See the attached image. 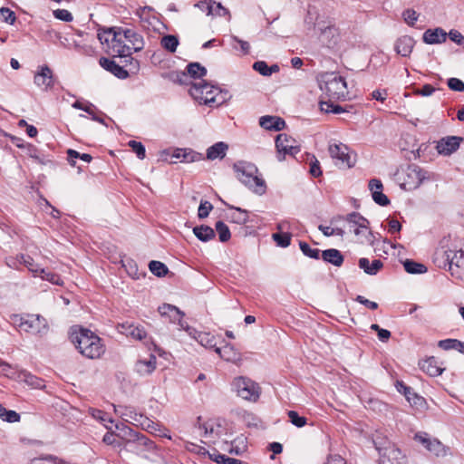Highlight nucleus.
Instances as JSON below:
<instances>
[{
	"label": "nucleus",
	"mask_w": 464,
	"mask_h": 464,
	"mask_svg": "<svg viewBox=\"0 0 464 464\" xmlns=\"http://www.w3.org/2000/svg\"><path fill=\"white\" fill-rule=\"evenodd\" d=\"M70 339L77 351L88 359H99L105 353L102 340L87 328L73 327Z\"/></svg>",
	"instance_id": "nucleus-1"
},
{
	"label": "nucleus",
	"mask_w": 464,
	"mask_h": 464,
	"mask_svg": "<svg viewBox=\"0 0 464 464\" xmlns=\"http://www.w3.org/2000/svg\"><path fill=\"white\" fill-rule=\"evenodd\" d=\"M123 32L122 27L98 30L97 37L109 54L119 57L130 56V49L123 37Z\"/></svg>",
	"instance_id": "nucleus-2"
},
{
	"label": "nucleus",
	"mask_w": 464,
	"mask_h": 464,
	"mask_svg": "<svg viewBox=\"0 0 464 464\" xmlns=\"http://www.w3.org/2000/svg\"><path fill=\"white\" fill-rule=\"evenodd\" d=\"M233 169L241 183L259 195L265 193V180L258 176V169L255 164L241 160L236 162Z\"/></svg>",
	"instance_id": "nucleus-3"
},
{
	"label": "nucleus",
	"mask_w": 464,
	"mask_h": 464,
	"mask_svg": "<svg viewBox=\"0 0 464 464\" xmlns=\"http://www.w3.org/2000/svg\"><path fill=\"white\" fill-rule=\"evenodd\" d=\"M319 87L330 99L345 100L349 96L345 79L336 72H323L318 78Z\"/></svg>",
	"instance_id": "nucleus-4"
},
{
	"label": "nucleus",
	"mask_w": 464,
	"mask_h": 464,
	"mask_svg": "<svg viewBox=\"0 0 464 464\" xmlns=\"http://www.w3.org/2000/svg\"><path fill=\"white\" fill-rule=\"evenodd\" d=\"M190 95L199 102L210 106H218L226 101L227 92H222L218 87L202 81L194 83L189 89Z\"/></svg>",
	"instance_id": "nucleus-5"
},
{
	"label": "nucleus",
	"mask_w": 464,
	"mask_h": 464,
	"mask_svg": "<svg viewBox=\"0 0 464 464\" xmlns=\"http://www.w3.org/2000/svg\"><path fill=\"white\" fill-rule=\"evenodd\" d=\"M376 450L379 452L381 464H408L406 455L393 443L387 440H373Z\"/></svg>",
	"instance_id": "nucleus-6"
},
{
	"label": "nucleus",
	"mask_w": 464,
	"mask_h": 464,
	"mask_svg": "<svg viewBox=\"0 0 464 464\" xmlns=\"http://www.w3.org/2000/svg\"><path fill=\"white\" fill-rule=\"evenodd\" d=\"M442 254L445 256V265L449 266L450 275L460 281H464V251L461 249H447L443 250Z\"/></svg>",
	"instance_id": "nucleus-7"
},
{
	"label": "nucleus",
	"mask_w": 464,
	"mask_h": 464,
	"mask_svg": "<svg viewBox=\"0 0 464 464\" xmlns=\"http://www.w3.org/2000/svg\"><path fill=\"white\" fill-rule=\"evenodd\" d=\"M233 388L237 396L250 401H256L261 393L259 385L253 379H236Z\"/></svg>",
	"instance_id": "nucleus-8"
},
{
	"label": "nucleus",
	"mask_w": 464,
	"mask_h": 464,
	"mask_svg": "<svg viewBox=\"0 0 464 464\" xmlns=\"http://www.w3.org/2000/svg\"><path fill=\"white\" fill-rule=\"evenodd\" d=\"M434 179V174L424 170L418 165L412 164L408 166L403 186L408 189L419 188L423 181Z\"/></svg>",
	"instance_id": "nucleus-9"
},
{
	"label": "nucleus",
	"mask_w": 464,
	"mask_h": 464,
	"mask_svg": "<svg viewBox=\"0 0 464 464\" xmlns=\"http://www.w3.org/2000/svg\"><path fill=\"white\" fill-rule=\"evenodd\" d=\"M276 147L277 150V160L282 161L285 155L295 156L300 151V146L296 140L287 134H278L276 139Z\"/></svg>",
	"instance_id": "nucleus-10"
},
{
	"label": "nucleus",
	"mask_w": 464,
	"mask_h": 464,
	"mask_svg": "<svg viewBox=\"0 0 464 464\" xmlns=\"http://www.w3.org/2000/svg\"><path fill=\"white\" fill-rule=\"evenodd\" d=\"M330 156L336 160L335 164L339 167L351 168L354 162L352 160V155L349 148L343 143H331L328 147Z\"/></svg>",
	"instance_id": "nucleus-11"
},
{
	"label": "nucleus",
	"mask_w": 464,
	"mask_h": 464,
	"mask_svg": "<svg viewBox=\"0 0 464 464\" xmlns=\"http://www.w3.org/2000/svg\"><path fill=\"white\" fill-rule=\"evenodd\" d=\"M414 440L423 445L426 450L437 457H444L447 455L448 448H446L438 439H431L426 432H417Z\"/></svg>",
	"instance_id": "nucleus-12"
},
{
	"label": "nucleus",
	"mask_w": 464,
	"mask_h": 464,
	"mask_svg": "<svg viewBox=\"0 0 464 464\" xmlns=\"http://www.w3.org/2000/svg\"><path fill=\"white\" fill-rule=\"evenodd\" d=\"M34 81L43 90L53 88L54 85L53 71L47 65L41 66L39 72L35 73Z\"/></svg>",
	"instance_id": "nucleus-13"
},
{
	"label": "nucleus",
	"mask_w": 464,
	"mask_h": 464,
	"mask_svg": "<svg viewBox=\"0 0 464 464\" xmlns=\"http://www.w3.org/2000/svg\"><path fill=\"white\" fill-rule=\"evenodd\" d=\"M420 370L430 377H438L442 374L445 368L434 356L428 357L419 362Z\"/></svg>",
	"instance_id": "nucleus-14"
},
{
	"label": "nucleus",
	"mask_w": 464,
	"mask_h": 464,
	"mask_svg": "<svg viewBox=\"0 0 464 464\" xmlns=\"http://www.w3.org/2000/svg\"><path fill=\"white\" fill-rule=\"evenodd\" d=\"M20 326L34 334H44L48 330L46 320L40 315L31 316L29 319L21 322Z\"/></svg>",
	"instance_id": "nucleus-15"
},
{
	"label": "nucleus",
	"mask_w": 464,
	"mask_h": 464,
	"mask_svg": "<svg viewBox=\"0 0 464 464\" xmlns=\"http://www.w3.org/2000/svg\"><path fill=\"white\" fill-rule=\"evenodd\" d=\"M461 140L457 136L443 138L438 141L436 149L441 155H450L459 149Z\"/></svg>",
	"instance_id": "nucleus-16"
},
{
	"label": "nucleus",
	"mask_w": 464,
	"mask_h": 464,
	"mask_svg": "<svg viewBox=\"0 0 464 464\" xmlns=\"http://www.w3.org/2000/svg\"><path fill=\"white\" fill-rule=\"evenodd\" d=\"M320 39L328 47H334L340 40L339 29L334 24L321 28Z\"/></svg>",
	"instance_id": "nucleus-17"
},
{
	"label": "nucleus",
	"mask_w": 464,
	"mask_h": 464,
	"mask_svg": "<svg viewBox=\"0 0 464 464\" xmlns=\"http://www.w3.org/2000/svg\"><path fill=\"white\" fill-rule=\"evenodd\" d=\"M395 387L400 392H403L407 401L415 407H422L425 403V400L423 397L418 395L414 392L411 391V388L405 385L403 382L397 380L395 382Z\"/></svg>",
	"instance_id": "nucleus-18"
},
{
	"label": "nucleus",
	"mask_w": 464,
	"mask_h": 464,
	"mask_svg": "<svg viewBox=\"0 0 464 464\" xmlns=\"http://www.w3.org/2000/svg\"><path fill=\"white\" fill-rule=\"evenodd\" d=\"M123 37L130 41L128 47L130 49V55L133 52H139L144 48L142 36L131 28H124Z\"/></svg>",
	"instance_id": "nucleus-19"
},
{
	"label": "nucleus",
	"mask_w": 464,
	"mask_h": 464,
	"mask_svg": "<svg viewBox=\"0 0 464 464\" xmlns=\"http://www.w3.org/2000/svg\"><path fill=\"white\" fill-rule=\"evenodd\" d=\"M118 331L127 336H131L136 340H144L147 337V333L143 327L135 326L131 323L125 322L118 325Z\"/></svg>",
	"instance_id": "nucleus-20"
},
{
	"label": "nucleus",
	"mask_w": 464,
	"mask_h": 464,
	"mask_svg": "<svg viewBox=\"0 0 464 464\" xmlns=\"http://www.w3.org/2000/svg\"><path fill=\"white\" fill-rule=\"evenodd\" d=\"M448 34L440 27L428 29L422 35V40L427 44H438L446 41Z\"/></svg>",
	"instance_id": "nucleus-21"
},
{
	"label": "nucleus",
	"mask_w": 464,
	"mask_h": 464,
	"mask_svg": "<svg viewBox=\"0 0 464 464\" xmlns=\"http://www.w3.org/2000/svg\"><path fill=\"white\" fill-rule=\"evenodd\" d=\"M259 125L267 130L279 131L285 128V122L281 117L266 115L259 118Z\"/></svg>",
	"instance_id": "nucleus-22"
},
{
	"label": "nucleus",
	"mask_w": 464,
	"mask_h": 464,
	"mask_svg": "<svg viewBox=\"0 0 464 464\" xmlns=\"http://www.w3.org/2000/svg\"><path fill=\"white\" fill-rule=\"evenodd\" d=\"M116 430H119L117 437L121 440H125L126 441H135V440H143L142 444H146V438L136 431H134L130 427L126 426L123 423L116 424Z\"/></svg>",
	"instance_id": "nucleus-23"
},
{
	"label": "nucleus",
	"mask_w": 464,
	"mask_h": 464,
	"mask_svg": "<svg viewBox=\"0 0 464 464\" xmlns=\"http://www.w3.org/2000/svg\"><path fill=\"white\" fill-rule=\"evenodd\" d=\"M99 63L102 68L120 79H126L129 76L128 72L122 66L109 58L102 57Z\"/></svg>",
	"instance_id": "nucleus-24"
},
{
	"label": "nucleus",
	"mask_w": 464,
	"mask_h": 464,
	"mask_svg": "<svg viewBox=\"0 0 464 464\" xmlns=\"http://www.w3.org/2000/svg\"><path fill=\"white\" fill-rule=\"evenodd\" d=\"M415 41L409 35H403L399 38L394 45L396 53L403 57H408L412 52Z\"/></svg>",
	"instance_id": "nucleus-25"
},
{
	"label": "nucleus",
	"mask_w": 464,
	"mask_h": 464,
	"mask_svg": "<svg viewBox=\"0 0 464 464\" xmlns=\"http://www.w3.org/2000/svg\"><path fill=\"white\" fill-rule=\"evenodd\" d=\"M136 423L137 425L140 426L143 430L152 434H156L157 432H159V436L167 437L168 439H170V436L163 432L159 423L154 422L153 420L144 416L143 414L138 417V421Z\"/></svg>",
	"instance_id": "nucleus-26"
},
{
	"label": "nucleus",
	"mask_w": 464,
	"mask_h": 464,
	"mask_svg": "<svg viewBox=\"0 0 464 464\" xmlns=\"http://www.w3.org/2000/svg\"><path fill=\"white\" fill-rule=\"evenodd\" d=\"M158 310L161 316L168 317L171 323L180 321L185 315L178 307L169 304H162Z\"/></svg>",
	"instance_id": "nucleus-27"
},
{
	"label": "nucleus",
	"mask_w": 464,
	"mask_h": 464,
	"mask_svg": "<svg viewBox=\"0 0 464 464\" xmlns=\"http://www.w3.org/2000/svg\"><path fill=\"white\" fill-rule=\"evenodd\" d=\"M358 265L361 269L371 276L376 275L383 266V263L380 259L370 262L366 257L360 258Z\"/></svg>",
	"instance_id": "nucleus-28"
},
{
	"label": "nucleus",
	"mask_w": 464,
	"mask_h": 464,
	"mask_svg": "<svg viewBox=\"0 0 464 464\" xmlns=\"http://www.w3.org/2000/svg\"><path fill=\"white\" fill-rule=\"evenodd\" d=\"M346 220L349 222V224L352 225V227H361L362 230H363L368 235H371V231L369 230V221L362 217L361 214L357 212H353L347 215Z\"/></svg>",
	"instance_id": "nucleus-29"
},
{
	"label": "nucleus",
	"mask_w": 464,
	"mask_h": 464,
	"mask_svg": "<svg viewBox=\"0 0 464 464\" xmlns=\"http://www.w3.org/2000/svg\"><path fill=\"white\" fill-rule=\"evenodd\" d=\"M228 149V146L222 141L217 142L214 145L210 146L207 150V159L210 160H214L217 159H223L226 156V152Z\"/></svg>",
	"instance_id": "nucleus-30"
},
{
	"label": "nucleus",
	"mask_w": 464,
	"mask_h": 464,
	"mask_svg": "<svg viewBox=\"0 0 464 464\" xmlns=\"http://www.w3.org/2000/svg\"><path fill=\"white\" fill-rule=\"evenodd\" d=\"M322 258L335 266H341L343 263V256L342 253L335 249L330 248L322 252Z\"/></svg>",
	"instance_id": "nucleus-31"
},
{
	"label": "nucleus",
	"mask_w": 464,
	"mask_h": 464,
	"mask_svg": "<svg viewBox=\"0 0 464 464\" xmlns=\"http://www.w3.org/2000/svg\"><path fill=\"white\" fill-rule=\"evenodd\" d=\"M156 367V357L150 355L148 360H140L136 363L137 372L143 375L151 374Z\"/></svg>",
	"instance_id": "nucleus-32"
},
{
	"label": "nucleus",
	"mask_w": 464,
	"mask_h": 464,
	"mask_svg": "<svg viewBox=\"0 0 464 464\" xmlns=\"http://www.w3.org/2000/svg\"><path fill=\"white\" fill-rule=\"evenodd\" d=\"M114 411L126 421L129 420H133L134 422L138 421V417L141 416V413H138L133 407L130 406H115L113 405Z\"/></svg>",
	"instance_id": "nucleus-33"
},
{
	"label": "nucleus",
	"mask_w": 464,
	"mask_h": 464,
	"mask_svg": "<svg viewBox=\"0 0 464 464\" xmlns=\"http://www.w3.org/2000/svg\"><path fill=\"white\" fill-rule=\"evenodd\" d=\"M194 235L202 242H208L216 236L215 230L207 225H201L193 228Z\"/></svg>",
	"instance_id": "nucleus-34"
},
{
	"label": "nucleus",
	"mask_w": 464,
	"mask_h": 464,
	"mask_svg": "<svg viewBox=\"0 0 464 464\" xmlns=\"http://www.w3.org/2000/svg\"><path fill=\"white\" fill-rule=\"evenodd\" d=\"M0 374L4 377H12L14 375H24V377H28L24 370H19L17 366H13L3 362L0 359Z\"/></svg>",
	"instance_id": "nucleus-35"
},
{
	"label": "nucleus",
	"mask_w": 464,
	"mask_h": 464,
	"mask_svg": "<svg viewBox=\"0 0 464 464\" xmlns=\"http://www.w3.org/2000/svg\"><path fill=\"white\" fill-rule=\"evenodd\" d=\"M216 353L224 360L227 362H234L238 358V353L233 346L226 344L223 347L216 348Z\"/></svg>",
	"instance_id": "nucleus-36"
},
{
	"label": "nucleus",
	"mask_w": 464,
	"mask_h": 464,
	"mask_svg": "<svg viewBox=\"0 0 464 464\" xmlns=\"http://www.w3.org/2000/svg\"><path fill=\"white\" fill-rule=\"evenodd\" d=\"M253 69L258 72L263 76H270L274 72L279 71V67L276 64L268 66L264 61H257L253 64Z\"/></svg>",
	"instance_id": "nucleus-37"
},
{
	"label": "nucleus",
	"mask_w": 464,
	"mask_h": 464,
	"mask_svg": "<svg viewBox=\"0 0 464 464\" xmlns=\"http://www.w3.org/2000/svg\"><path fill=\"white\" fill-rule=\"evenodd\" d=\"M227 207L235 210V212L230 216V218L233 222L239 225H243L248 222L249 217L246 210L230 205H227Z\"/></svg>",
	"instance_id": "nucleus-38"
},
{
	"label": "nucleus",
	"mask_w": 464,
	"mask_h": 464,
	"mask_svg": "<svg viewBox=\"0 0 464 464\" xmlns=\"http://www.w3.org/2000/svg\"><path fill=\"white\" fill-rule=\"evenodd\" d=\"M404 269L409 274H424L427 272V267L420 263H417L413 260L407 259L403 263Z\"/></svg>",
	"instance_id": "nucleus-39"
},
{
	"label": "nucleus",
	"mask_w": 464,
	"mask_h": 464,
	"mask_svg": "<svg viewBox=\"0 0 464 464\" xmlns=\"http://www.w3.org/2000/svg\"><path fill=\"white\" fill-rule=\"evenodd\" d=\"M194 339L206 348L215 350L218 348L215 337L208 333H199L198 336H194Z\"/></svg>",
	"instance_id": "nucleus-40"
},
{
	"label": "nucleus",
	"mask_w": 464,
	"mask_h": 464,
	"mask_svg": "<svg viewBox=\"0 0 464 464\" xmlns=\"http://www.w3.org/2000/svg\"><path fill=\"white\" fill-rule=\"evenodd\" d=\"M161 46L169 53H175L179 45V39L172 34H167L161 38Z\"/></svg>",
	"instance_id": "nucleus-41"
},
{
	"label": "nucleus",
	"mask_w": 464,
	"mask_h": 464,
	"mask_svg": "<svg viewBox=\"0 0 464 464\" xmlns=\"http://www.w3.org/2000/svg\"><path fill=\"white\" fill-rule=\"evenodd\" d=\"M188 74L195 79H201L207 74V69L198 63H191L187 66Z\"/></svg>",
	"instance_id": "nucleus-42"
},
{
	"label": "nucleus",
	"mask_w": 464,
	"mask_h": 464,
	"mask_svg": "<svg viewBox=\"0 0 464 464\" xmlns=\"http://www.w3.org/2000/svg\"><path fill=\"white\" fill-rule=\"evenodd\" d=\"M214 230L215 233H218L219 240L223 243L228 241L231 237L230 230L223 221H218Z\"/></svg>",
	"instance_id": "nucleus-43"
},
{
	"label": "nucleus",
	"mask_w": 464,
	"mask_h": 464,
	"mask_svg": "<svg viewBox=\"0 0 464 464\" xmlns=\"http://www.w3.org/2000/svg\"><path fill=\"white\" fill-rule=\"evenodd\" d=\"M149 268L153 275L159 277L166 276L169 272L167 266L160 261H150Z\"/></svg>",
	"instance_id": "nucleus-44"
},
{
	"label": "nucleus",
	"mask_w": 464,
	"mask_h": 464,
	"mask_svg": "<svg viewBox=\"0 0 464 464\" xmlns=\"http://www.w3.org/2000/svg\"><path fill=\"white\" fill-rule=\"evenodd\" d=\"M42 279L46 280L53 285H62L63 281L60 277L59 275L53 273L51 271H46L45 269H41L39 275Z\"/></svg>",
	"instance_id": "nucleus-45"
},
{
	"label": "nucleus",
	"mask_w": 464,
	"mask_h": 464,
	"mask_svg": "<svg viewBox=\"0 0 464 464\" xmlns=\"http://www.w3.org/2000/svg\"><path fill=\"white\" fill-rule=\"evenodd\" d=\"M320 109L322 111H324L326 113L333 112L334 114H340L345 111V110L342 106L334 104L330 102H321Z\"/></svg>",
	"instance_id": "nucleus-46"
},
{
	"label": "nucleus",
	"mask_w": 464,
	"mask_h": 464,
	"mask_svg": "<svg viewBox=\"0 0 464 464\" xmlns=\"http://www.w3.org/2000/svg\"><path fill=\"white\" fill-rule=\"evenodd\" d=\"M21 262L32 272L35 276L39 275L40 268L37 264L34 263V259L30 256H21Z\"/></svg>",
	"instance_id": "nucleus-47"
},
{
	"label": "nucleus",
	"mask_w": 464,
	"mask_h": 464,
	"mask_svg": "<svg viewBox=\"0 0 464 464\" xmlns=\"http://www.w3.org/2000/svg\"><path fill=\"white\" fill-rule=\"evenodd\" d=\"M299 246L303 254L314 259H319L320 250L317 248H311L310 246L304 241L299 242Z\"/></svg>",
	"instance_id": "nucleus-48"
},
{
	"label": "nucleus",
	"mask_w": 464,
	"mask_h": 464,
	"mask_svg": "<svg viewBox=\"0 0 464 464\" xmlns=\"http://www.w3.org/2000/svg\"><path fill=\"white\" fill-rule=\"evenodd\" d=\"M67 155H68V160H69L71 165H72V166L75 165V161L72 160L73 159L79 158L86 162H90L92 159V157L90 154H87V153L80 154L78 151L72 150V149H69L67 150Z\"/></svg>",
	"instance_id": "nucleus-49"
},
{
	"label": "nucleus",
	"mask_w": 464,
	"mask_h": 464,
	"mask_svg": "<svg viewBox=\"0 0 464 464\" xmlns=\"http://www.w3.org/2000/svg\"><path fill=\"white\" fill-rule=\"evenodd\" d=\"M272 237L282 247L288 246L291 242V235L289 233H275Z\"/></svg>",
	"instance_id": "nucleus-50"
},
{
	"label": "nucleus",
	"mask_w": 464,
	"mask_h": 464,
	"mask_svg": "<svg viewBox=\"0 0 464 464\" xmlns=\"http://www.w3.org/2000/svg\"><path fill=\"white\" fill-rule=\"evenodd\" d=\"M212 209L213 205L210 202L207 200H201L198 209V218L203 219L208 218Z\"/></svg>",
	"instance_id": "nucleus-51"
},
{
	"label": "nucleus",
	"mask_w": 464,
	"mask_h": 464,
	"mask_svg": "<svg viewBox=\"0 0 464 464\" xmlns=\"http://www.w3.org/2000/svg\"><path fill=\"white\" fill-rule=\"evenodd\" d=\"M287 415L290 422L298 428H302L306 424V419L303 416H299L295 411H289Z\"/></svg>",
	"instance_id": "nucleus-52"
},
{
	"label": "nucleus",
	"mask_w": 464,
	"mask_h": 464,
	"mask_svg": "<svg viewBox=\"0 0 464 464\" xmlns=\"http://www.w3.org/2000/svg\"><path fill=\"white\" fill-rule=\"evenodd\" d=\"M128 145L132 149V150L136 153L137 157L140 160H143L146 156L145 147L141 142L136 140H130Z\"/></svg>",
	"instance_id": "nucleus-53"
},
{
	"label": "nucleus",
	"mask_w": 464,
	"mask_h": 464,
	"mask_svg": "<svg viewBox=\"0 0 464 464\" xmlns=\"http://www.w3.org/2000/svg\"><path fill=\"white\" fill-rule=\"evenodd\" d=\"M402 17L407 24L413 26L419 18V14L415 10L409 8L403 11Z\"/></svg>",
	"instance_id": "nucleus-54"
},
{
	"label": "nucleus",
	"mask_w": 464,
	"mask_h": 464,
	"mask_svg": "<svg viewBox=\"0 0 464 464\" xmlns=\"http://www.w3.org/2000/svg\"><path fill=\"white\" fill-rule=\"evenodd\" d=\"M214 5L215 2L212 0H203L197 3L195 6L202 12H206L208 15H210L214 14Z\"/></svg>",
	"instance_id": "nucleus-55"
},
{
	"label": "nucleus",
	"mask_w": 464,
	"mask_h": 464,
	"mask_svg": "<svg viewBox=\"0 0 464 464\" xmlns=\"http://www.w3.org/2000/svg\"><path fill=\"white\" fill-rule=\"evenodd\" d=\"M204 157L201 153L196 152L190 149H186V153H184V157L182 161L184 162H194L203 160Z\"/></svg>",
	"instance_id": "nucleus-56"
},
{
	"label": "nucleus",
	"mask_w": 464,
	"mask_h": 464,
	"mask_svg": "<svg viewBox=\"0 0 464 464\" xmlns=\"http://www.w3.org/2000/svg\"><path fill=\"white\" fill-rule=\"evenodd\" d=\"M0 17L9 24H13L16 18L14 13L7 7H2L0 9Z\"/></svg>",
	"instance_id": "nucleus-57"
},
{
	"label": "nucleus",
	"mask_w": 464,
	"mask_h": 464,
	"mask_svg": "<svg viewBox=\"0 0 464 464\" xmlns=\"http://www.w3.org/2000/svg\"><path fill=\"white\" fill-rule=\"evenodd\" d=\"M3 420H5L7 422H17L20 420V415L12 410H6L4 408L3 415L1 417Z\"/></svg>",
	"instance_id": "nucleus-58"
},
{
	"label": "nucleus",
	"mask_w": 464,
	"mask_h": 464,
	"mask_svg": "<svg viewBox=\"0 0 464 464\" xmlns=\"http://www.w3.org/2000/svg\"><path fill=\"white\" fill-rule=\"evenodd\" d=\"M459 340L457 339H445L439 342L438 346L445 351L457 350Z\"/></svg>",
	"instance_id": "nucleus-59"
},
{
	"label": "nucleus",
	"mask_w": 464,
	"mask_h": 464,
	"mask_svg": "<svg viewBox=\"0 0 464 464\" xmlns=\"http://www.w3.org/2000/svg\"><path fill=\"white\" fill-rule=\"evenodd\" d=\"M449 88L455 92H464V82L458 78H450L447 82Z\"/></svg>",
	"instance_id": "nucleus-60"
},
{
	"label": "nucleus",
	"mask_w": 464,
	"mask_h": 464,
	"mask_svg": "<svg viewBox=\"0 0 464 464\" xmlns=\"http://www.w3.org/2000/svg\"><path fill=\"white\" fill-rule=\"evenodd\" d=\"M53 15L56 19L65 21V22H71L73 19L72 14L66 9L54 10Z\"/></svg>",
	"instance_id": "nucleus-61"
},
{
	"label": "nucleus",
	"mask_w": 464,
	"mask_h": 464,
	"mask_svg": "<svg viewBox=\"0 0 464 464\" xmlns=\"http://www.w3.org/2000/svg\"><path fill=\"white\" fill-rule=\"evenodd\" d=\"M117 438H118L117 434H115L113 432H107L103 436L102 441L105 444H107V445H112V446H116V447H121V442Z\"/></svg>",
	"instance_id": "nucleus-62"
},
{
	"label": "nucleus",
	"mask_w": 464,
	"mask_h": 464,
	"mask_svg": "<svg viewBox=\"0 0 464 464\" xmlns=\"http://www.w3.org/2000/svg\"><path fill=\"white\" fill-rule=\"evenodd\" d=\"M123 266L130 276L139 278L137 264L133 260H127L126 263L123 264Z\"/></svg>",
	"instance_id": "nucleus-63"
},
{
	"label": "nucleus",
	"mask_w": 464,
	"mask_h": 464,
	"mask_svg": "<svg viewBox=\"0 0 464 464\" xmlns=\"http://www.w3.org/2000/svg\"><path fill=\"white\" fill-rule=\"evenodd\" d=\"M372 199L374 202L380 206H387L390 204V200L386 195L382 193V191H376L375 193L372 194Z\"/></svg>",
	"instance_id": "nucleus-64"
}]
</instances>
